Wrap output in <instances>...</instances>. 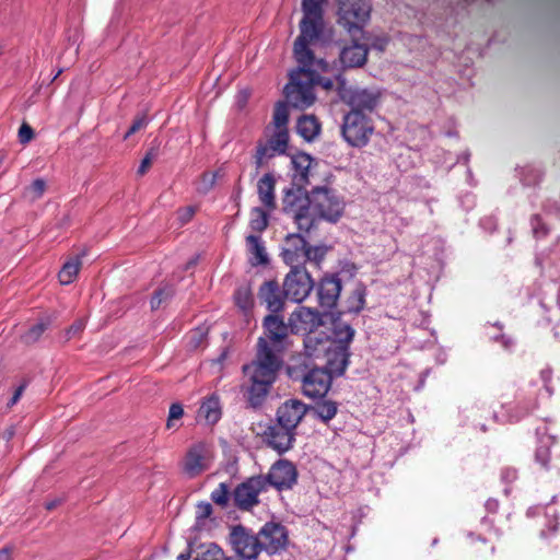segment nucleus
<instances>
[{
	"label": "nucleus",
	"instance_id": "obj_38",
	"mask_svg": "<svg viewBox=\"0 0 560 560\" xmlns=\"http://www.w3.org/2000/svg\"><path fill=\"white\" fill-rule=\"evenodd\" d=\"M269 224V217L266 210L255 207L250 211L249 226L255 232H264Z\"/></svg>",
	"mask_w": 560,
	"mask_h": 560
},
{
	"label": "nucleus",
	"instance_id": "obj_5",
	"mask_svg": "<svg viewBox=\"0 0 560 560\" xmlns=\"http://www.w3.org/2000/svg\"><path fill=\"white\" fill-rule=\"evenodd\" d=\"M282 211L292 218L300 231L310 232L314 228L311 198L304 186L292 183L290 187L283 190Z\"/></svg>",
	"mask_w": 560,
	"mask_h": 560
},
{
	"label": "nucleus",
	"instance_id": "obj_13",
	"mask_svg": "<svg viewBox=\"0 0 560 560\" xmlns=\"http://www.w3.org/2000/svg\"><path fill=\"white\" fill-rule=\"evenodd\" d=\"M259 551L276 555L287 548L289 542L288 530L280 523L268 522L258 532Z\"/></svg>",
	"mask_w": 560,
	"mask_h": 560
},
{
	"label": "nucleus",
	"instance_id": "obj_27",
	"mask_svg": "<svg viewBox=\"0 0 560 560\" xmlns=\"http://www.w3.org/2000/svg\"><path fill=\"white\" fill-rule=\"evenodd\" d=\"M276 179L271 173H266L257 183V192L260 202L268 211L276 209Z\"/></svg>",
	"mask_w": 560,
	"mask_h": 560
},
{
	"label": "nucleus",
	"instance_id": "obj_1",
	"mask_svg": "<svg viewBox=\"0 0 560 560\" xmlns=\"http://www.w3.org/2000/svg\"><path fill=\"white\" fill-rule=\"evenodd\" d=\"M262 335L256 343L254 359L243 365L246 383L242 392L253 409L262 406L284 364V353L290 347V324L278 314H269L262 320Z\"/></svg>",
	"mask_w": 560,
	"mask_h": 560
},
{
	"label": "nucleus",
	"instance_id": "obj_52",
	"mask_svg": "<svg viewBox=\"0 0 560 560\" xmlns=\"http://www.w3.org/2000/svg\"><path fill=\"white\" fill-rule=\"evenodd\" d=\"M26 386H27V382H23L22 384H20L18 386V388L13 393L12 398L8 402V407L9 408L13 407L20 400V398L22 397Z\"/></svg>",
	"mask_w": 560,
	"mask_h": 560
},
{
	"label": "nucleus",
	"instance_id": "obj_7",
	"mask_svg": "<svg viewBox=\"0 0 560 560\" xmlns=\"http://www.w3.org/2000/svg\"><path fill=\"white\" fill-rule=\"evenodd\" d=\"M372 5L368 0H338V23L350 36L363 35V27L370 19Z\"/></svg>",
	"mask_w": 560,
	"mask_h": 560
},
{
	"label": "nucleus",
	"instance_id": "obj_53",
	"mask_svg": "<svg viewBox=\"0 0 560 560\" xmlns=\"http://www.w3.org/2000/svg\"><path fill=\"white\" fill-rule=\"evenodd\" d=\"M501 477L505 482L512 483L517 479V470L512 467H506L502 470Z\"/></svg>",
	"mask_w": 560,
	"mask_h": 560
},
{
	"label": "nucleus",
	"instance_id": "obj_54",
	"mask_svg": "<svg viewBox=\"0 0 560 560\" xmlns=\"http://www.w3.org/2000/svg\"><path fill=\"white\" fill-rule=\"evenodd\" d=\"M152 163L153 162L151 160H149L148 158L144 156L141 160V163H140L139 167H138L137 174L139 176H143L150 170Z\"/></svg>",
	"mask_w": 560,
	"mask_h": 560
},
{
	"label": "nucleus",
	"instance_id": "obj_51",
	"mask_svg": "<svg viewBox=\"0 0 560 560\" xmlns=\"http://www.w3.org/2000/svg\"><path fill=\"white\" fill-rule=\"evenodd\" d=\"M212 514V505L209 502H200L197 505V517L208 518Z\"/></svg>",
	"mask_w": 560,
	"mask_h": 560
},
{
	"label": "nucleus",
	"instance_id": "obj_17",
	"mask_svg": "<svg viewBox=\"0 0 560 560\" xmlns=\"http://www.w3.org/2000/svg\"><path fill=\"white\" fill-rule=\"evenodd\" d=\"M211 459L210 445L206 442H197L187 450L183 466L184 472L188 477L195 478L209 469Z\"/></svg>",
	"mask_w": 560,
	"mask_h": 560
},
{
	"label": "nucleus",
	"instance_id": "obj_9",
	"mask_svg": "<svg viewBox=\"0 0 560 560\" xmlns=\"http://www.w3.org/2000/svg\"><path fill=\"white\" fill-rule=\"evenodd\" d=\"M283 289L288 300L301 303L314 289V281L304 266H295L285 276Z\"/></svg>",
	"mask_w": 560,
	"mask_h": 560
},
{
	"label": "nucleus",
	"instance_id": "obj_19",
	"mask_svg": "<svg viewBox=\"0 0 560 560\" xmlns=\"http://www.w3.org/2000/svg\"><path fill=\"white\" fill-rule=\"evenodd\" d=\"M308 407L298 399H288L276 411V422L296 432L298 425L308 411Z\"/></svg>",
	"mask_w": 560,
	"mask_h": 560
},
{
	"label": "nucleus",
	"instance_id": "obj_63",
	"mask_svg": "<svg viewBox=\"0 0 560 560\" xmlns=\"http://www.w3.org/2000/svg\"><path fill=\"white\" fill-rule=\"evenodd\" d=\"M190 558V553L187 552V553H179L177 556V560H188Z\"/></svg>",
	"mask_w": 560,
	"mask_h": 560
},
{
	"label": "nucleus",
	"instance_id": "obj_15",
	"mask_svg": "<svg viewBox=\"0 0 560 560\" xmlns=\"http://www.w3.org/2000/svg\"><path fill=\"white\" fill-rule=\"evenodd\" d=\"M265 485L273 487L278 491L290 490L298 481V470L292 462L279 459L272 464L268 474L262 475Z\"/></svg>",
	"mask_w": 560,
	"mask_h": 560
},
{
	"label": "nucleus",
	"instance_id": "obj_18",
	"mask_svg": "<svg viewBox=\"0 0 560 560\" xmlns=\"http://www.w3.org/2000/svg\"><path fill=\"white\" fill-rule=\"evenodd\" d=\"M295 435V431L275 422L264 431L262 441L268 447L282 455L293 447Z\"/></svg>",
	"mask_w": 560,
	"mask_h": 560
},
{
	"label": "nucleus",
	"instance_id": "obj_25",
	"mask_svg": "<svg viewBox=\"0 0 560 560\" xmlns=\"http://www.w3.org/2000/svg\"><path fill=\"white\" fill-rule=\"evenodd\" d=\"M322 324V314L317 310L303 307L290 317L291 331L313 330Z\"/></svg>",
	"mask_w": 560,
	"mask_h": 560
},
{
	"label": "nucleus",
	"instance_id": "obj_56",
	"mask_svg": "<svg viewBox=\"0 0 560 560\" xmlns=\"http://www.w3.org/2000/svg\"><path fill=\"white\" fill-rule=\"evenodd\" d=\"M557 530H558V522H557V520L556 518L550 520L549 523H548V534L546 533V530H541L540 532V537L541 538H547L549 536V534H555Z\"/></svg>",
	"mask_w": 560,
	"mask_h": 560
},
{
	"label": "nucleus",
	"instance_id": "obj_6",
	"mask_svg": "<svg viewBox=\"0 0 560 560\" xmlns=\"http://www.w3.org/2000/svg\"><path fill=\"white\" fill-rule=\"evenodd\" d=\"M310 198L314 226L318 220L336 223L342 217L346 203L336 189L327 185L315 186L310 191Z\"/></svg>",
	"mask_w": 560,
	"mask_h": 560
},
{
	"label": "nucleus",
	"instance_id": "obj_2",
	"mask_svg": "<svg viewBox=\"0 0 560 560\" xmlns=\"http://www.w3.org/2000/svg\"><path fill=\"white\" fill-rule=\"evenodd\" d=\"M296 62L299 67L290 72V80L283 92L288 104L294 108L305 109L312 106L316 98L312 67L316 65L323 72H329L330 65L323 58L317 59L313 51L310 60L301 62L296 59Z\"/></svg>",
	"mask_w": 560,
	"mask_h": 560
},
{
	"label": "nucleus",
	"instance_id": "obj_44",
	"mask_svg": "<svg viewBox=\"0 0 560 560\" xmlns=\"http://www.w3.org/2000/svg\"><path fill=\"white\" fill-rule=\"evenodd\" d=\"M305 254V262L311 261L314 262L316 266H319V264L324 259L326 252L323 247L310 246L307 244Z\"/></svg>",
	"mask_w": 560,
	"mask_h": 560
},
{
	"label": "nucleus",
	"instance_id": "obj_59",
	"mask_svg": "<svg viewBox=\"0 0 560 560\" xmlns=\"http://www.w3.org/2000/svg\"><path fill=\"white\" fill-rule=\"evenodd\" d=\"M145 158H148L149 160H151L152 162L154 160H156V158L159 156V144L156 145H152L145 153L144 155Z\"/></svg>",
	"mask_w": 560,
	"mask_h": 560
},
{
	"label": "nucleus",
	"instance_id": "obj_29",
	"mask_svg": "<svg viewBox=\"0 0 560 560\" xmlns=\"http://www.w3.org/2000/svg\"><path fill=\"white\" fill-rule=\"evenodd\" d=\"M557 443V438L547 432L541 433L539 436L538 446L535 452V460L544 469L548 470L550 468L551 460V446Z\"/></svg>",
	"mask_w": 560,
	"mask_h": 560
},
{
	"label": "nucleus",
	"instance_id": "obj_11",
	"mask_svg": "<svg viewBox=\"0 0 560 560\" xmlns=\"http://www.w3.org/2000/svg\"><path fill=\"white\" fill-rule=\"evenodd\" d=\"M267 491L262 475L253 476L240 483L233 491L234 505L243 511H249L259 503L258 495Z\"/></svg>",
	"mask_w": 560,
	"mask_h": 560
},
{
	"label": "nucleus",
	"instance_id": "obj_12",
	"mask_svg": "<svg viewBox=\"0 0 560 560\" xmlns=\"http://www.w3.org/2000/svg\"><path fill=\"white\" fill-rule=\"evenodd\" d=\"M334 376L324 368H313L301 378V390L308 398H325L331 387Z\"/></svg>",
	"mask_w": 560,
	"mask_h": 560
},
{
	"label": "nucleus",
	"instance_id": "obj_36",
	"mask_svg": "<svg viewBox=\"0 0 560 560\" xmlns=\"http://www.w3.org/2000/svg\"><path fill=\"white\" fill-rule=\"evenodd\" d=\"M366 288L359 284L347 299V312L360 313L365 306Z\"/></svg>",
	"mask_w": 560,
	"mask_h": 560
},
{
	"label": "nucleus",
	"instance_id": "obj_35",
	"mask_svg": "<svg viewBox=\"0 0 560 560\" xmlns=\"http://www.w3.org/2000/svg\"><path fill=\"white\" fill-rule=\"evenodd\" d=\"M313 407L312 412L324 423H328L338 412V404L330 399L319 398Z\"/></svg>",
	"mask_w": 560,
	"mask_h": 560
},
{
	"label": "nucleus",
	"instance_id": "obj_48",
	"mask_svg": "<svg viewBox=\"0 0 560 560\" xmlns=\"http://www.w3.org/2000/svg\"><path fill=\"white\" fill-rule=\"evenodd\" d=\"M148 125V118L144 114L137 116L128 130L126 131L124 139H128L130 136L135 135L139 130L143 129Z\"/></svg>",
	"mask_w": 560,
	"mask_h": 560
},
{
	"label": "nucleus",
	"instance_id": "obj_30",
	"mask_svg": "<svg viewBox=\"0 0 560 560\" xmlns=\"http://www.w3.org/2000/svg\"><path fill=\"white\" fill-rule=\"evenodd\" d=\"M246 245L249 254L248 260L252 266L256 267L268 264V255L260 236L248 235L246 237Z\"/></svg>",
	"mask_w": 560,
	"mask_h": 560
},
{
	"label": "nucleus",
	"instance_id": "obj_34",
	"mask_svg": "<svg viewBox=\"0 0 560 560\" xmlns=\"http://www.w3.org/2000/svg\"><path fill=\"white\" fill-rule=\"evenodd\" d=\"M235 305L244 313L248 315L254 306L253 290L249 284L240 285L233 294Z\"/></svg>",
	"mask_w": 560,
	"mask_h": 560
},
{
	"label": "nucleus",
	"instance_id": "obj_60",
	"mask_svg": "<svg viewBox=\"0 0 560 560\" xmlns=\"http://www.w3.org/2000/svg\"><path fill=\"white\" fill-rule=\"evenodd\" d=\"M62 503V499H54V500H49L45 503V508L46 510L48 511H52L54 509H56L57 506H59L60 504Z\"/></svg>",
	"mask_w": 560,
	"mask_h": 560
},
{
	"label": "nucleus",
	"instance_id": "obj_8",
	"mask_svg": "<svg viewBox=\"0 0 560 560\" xmlns=\"http://www.w3.org/2000/svg\"><path fill=\"white\" fill-rule=\"evenodd\" d=\"M374 131L371 118L359 112H349L343 117L341 133L345 140L352 147H364Z\"/></svg>",
	"mask_w": 560,
	"mask_h": 560
},
{
	"label": "nucleus",
	"instance_id": "obj_50",
	"mask_svg": "<svg viewBox=\"0 0 560 560\" xmlns=\"http://www.w3.org/2000/svg\"><path fill=\"white\" fill-rule=\"evenodd\" d=\"M34 137V131L31 126L23 124L19 129V140L21 143L30 142Z\"/></svg>",
	"mask_w": 560,
	"mask_h": 560
},
{
	"label": "nucleus",
	"instance_id": "obj_21",
	"mask_svg": "<svg viewBox=\"0 0 560 560\" xmlns=\"http://www.w3.org/2000/svg\"><path fill=\"white\" fill-rule=\"evenodd\" d=\"M257 296L260 304H264L267 310L270 311V314L280 313L284 307V301L287 299L284 289L280 288L277 280L265 281L260 285Z\"/></svg>",
	"mask_w": 560,
	"mask_h": 560
},
{
	"label": "nucleus",
	"instance_id": "obj_43",
	"mask_svg": "<svg viewBox=\"0 0 560 560\" xmlns=\"http://www.w3.org/2000/svg\"><path fill=\"white\" fill-rule=\"evenodd\" d=\"M183 416H184L183 405L179 402H173L170 406L168 417L166 420V429L170 430V429L177 428L175 424V421L182 419Z\"/></svg>",
	"mask_w": 560,
	"mask_h": 560
},
{
	"label": "nucleus",
	"instance_id": "obj_58",
	"mask_svg": "<svg viewBox=\"0 0 560 560\" xmlns=\"http://www.w3.org/2000/svg\"><path fill=\"white\" fill-rule=\"evenodd\" d=\"M194 214H195V209L192 207H188L182 211L180 219L185 223V222H188L192 218Z\"/></svg>",
	"mask_w": 560,
	"mask_h": 560
},
{
	"label": "nucleus",
	"instance_id": "obj_32",
	"mask_svg": "<svg viewBox=\"0 0 560 560\" xmlns=\"http://www.w3.org/2000/svg\"><path fill=\"white\" fill-rule=\"evenodd\" d=\"M296 131L306 141H312L318 136L320 124L315 116L303 115L298 120Z\"/></svg>",
	"mask_w": 560,
	"mask_h": 560
},
{
	"label": "nucleus",
	"instance_id": "obj_4",
	"mask_svg": "<svg viewBox=\"0 0 560 560\" xmlns=\"http://www.w3.org/2000/svg\"><path fill=\"white\" fill-rule=\"evenodd\" d=\"M334 342L329 346V350L324 351L322 358L326 360V370L332 376H341L345 374L350 363V343L352 342L355 330L348 323L339 319L332 322Z\"/></svg>",
	"mask_w": 560,
	"mask_h": 560
},
{
	"label": "nucleus",
	"instance_id": "obj_23",
	"mask_svg": "<svg viewBox=\"0 0 560 560\" xmlns=\"http://www.w3.org/2000/svg\"><path fill=\"white\" fill-rule=\"evenodd\" d=\"M307 244L301 234L287 235L282 250L283 261L291 268L304 266Z\"/></svg>",
	"mask_w": 560,
	"mask_h": 560
},
{
	"label": "nucleus",
	"instance_id": "obj_20",
	"mask_svg": "<svg viewBox=\"0 0 560 560\" xmlns=\"http://www.w3.org/2000/svg\"><path fill=\"white\" fill-rule=\"evenodd\" d=\"M351 37V45L345 46L339 52V61L343 69L360 68L368 61V45L359 42L363 35L354 34Z\"/></svg>",
	"mask_w": 560,
	"mask_h": 560
},
{
	"label": "nucleus",
	"instance_id": "obj_22",
	"mask_svg": "<svg viewBox=\"0 0 560 560\" xmlns=\"http://www.w3.org/2000/svg\"><path fill=\"white\" fill-rule=\"evenodd\" d=\"M351 106L350 112L372 113L378 105L381 93L377 90L355 88L349 91L348 96L343 95Z\"/></svg>",
	"mask_w": 560,
	"mask_h": 560
},
{
	"label": "nucleus",
	"instance_id": "obj_16",
	"mask_svg": "<svg viewBox=\"0 0 560 560\" xmlns=\"http://www.w3.org/2000/svg\"><path fill=\"white\" fill-rule=\"evenodd\" d=\"M229 540L233 550L245 560L257 559L260 553L258 535L243 525L232 527Z\"/></svg>",
	"mask_w": 560,
	"mask_h": 560
},
{
	"label": "nucleus",
	"instance_id": "obj_28",
	"mask_svg": "<svg viewBox=\"0 0 560 560\" xmlns=\"http://www.w3.org/2000/svg\"><path fill=\"white\" fill-rule=\"evenodd\" d=\"M198 417L205 419L209 424H215L221 419L222 407L218 394H211L202 401L198 410Z\"/></svg>",
	"mask_w": 560,
	"mask_h": 560
},
{
	"label": "nucleus",
	"instance_id": "obj_55",
	"mask_svg": "<svg viewBox=\"0 0 560 560\" xmlns=\"http://www.w3.org/2000/svg\"><path fill=\"white\" fill-rule=\"evenodd\" d=\"M217 180V173H203L202 182L207 185V189H211Z\"/></svg>",
	"mask_w": 560,
	"mask_h": 560
},
{
	"label": "nucleus",
	"instance_id": "obj_64",
	"mask_svg": "<svg viewBox=\"0 0 560 560\" xmlns=\"http://www.w3.org/2000/svg\"><path fill=\"white\" fill-rule=\"evenodd\" d=\"M62 72V70H58V72L56 73V75L54 77V79H56L60 73Z\"/></svg>",
	"mask_w": 560,
	"mask_h": 560
},
{
	"label": "nucleus",
	"instance_id": "obj_62",
	"mask_svg": "<svg viewBox=\"0 0 560 560\" xmlns=\"http://www.w3.org/2000/svg\"><path fill=\"white\" fill-rule=\"evenodd\" d=\"M335 77H336V80H337V83H338L339 88H343V85L346 84V81L342 78V75L340 73H338Z\"/></svg>",
	"mask_w": 560,
	"mask_h": 560
},
{
	"label": "nucleus",
	"instance_id": "obj_3",
	"mask_svg": "<svg viewBox=\"0 0 560 560\" xmlns=\"http://www.w3.org/2000/svg\"><path fill=\"white\" fill-rule=\"evenodd\" d=\"M326 0H302L303 18L301 33L294 42V57L301 62L310 60L312 49L308 45L318 39L324 31V9Z\"/></svg>",
	"mask_w": 560,
	"mask_h": 560
},
{
	"label": "nucleus",
	"instance_id": "obj_46",
	"mask_svg": "<svg viewBox=\"0 0 560 560\" xmlns=\"http://www.w3.org/2000/svg\"><path fill=\"white\" fill-rule=\"evenodd\" d=\"M46 190V182L42 178L35 179L28 187L27 194L32 200L39 199Z\"/></svg>",
	"mask_w": 560,
	"mask_h": 560
},
{
	"label": "nucleus",
	"instance_id": "obj_40",
	"mask_svg": "<svg viewBox=\"0 0 560 560\" xmlns=\"http://www.w3.org/2000/svg\"><path fill=\"white\" fill-rule=\"evenodd\" d=\"M224 551L215 544L202 546L195 560H224Z\"/></svg>",
	"mask_w": 560,
	"mask_h": 560
},
{
	"label": "nucleus",
	"instance_id": "obj_47",
	"mask_svg": "<svg viewBox=\"0 0 560 560\" xmlns=\"http://www.w3.org/2000/svg\"><path fill=\"white\" fill-rule=\"evenodd\" d=\"M46 325L44 323H38L33 325L24 335L23 339L26 343L35 342L42 334L45 331Z\"/></svg>",
	"mask_w": 560,
	"mask_h": 560
},
{
	"label": "nucleus",
	"instance_id": "obj_49",
	"mask_svg": "<svg viewBox=\"0 0 560 560\" xmlns=\"http://www.w3.org/2000/svg\"><path fill=\"white\" fill-rule=\"evenodd\" d=\"M532 228L534 235L536 237H544L548 234L549 230L546 224L542 222V219L539 214H534L530 219Z\"/></svg>",
	"mask_w": 560,
	"mask_h": 560
},
{
	"label": "nucleus",
	"instance_id": "obj_37",
	"mask_svg": "<svg viewBox=\"0 0 560 560\" xmlns=\"http://www.w3.org/2000/svg\"><path fill=\"white\" fill-rule=\"evenodd\" d=\"M289 108L285 102H278L273 109L272 124L275 131H288Z\"/></svg>",
	"mask_w": 560,
	"mask_h": 560
},
{
	"label": "nucleus",
	"instance_id": "obj_61",
	"mask_svg": "<svg viewBox=\"0 0 560 560\" xmlns=\"http://www.w3.org/2000/svg\"><path fill=\"white\" fill-rule=\"evenodd\" d=\"M11 550L10 548L5 547L0 549V560H10Z\"/></svg>",
	"mask_w": 560,
	"mask_h": 560
},
{
	"label": "nucleus",
	"instance_id": "obj_10",
	"mask_svg": "<svg viewBox=\"0 0 560 560\" xmlns=\"http://www.w3.org/2000/svg\"><path fill=\"white\" fill-rule=\"evenodd\" d=\"M318 307L324 315L336 308L342 290L341 279L337 273H326L314 284Z\"/></svg>",
	"mask_w": 560,
	"mask_h": 560
},
{
	"label": "nucleus",
	"instance_id": "obj_26",
	"mask_svg": "<svg viewBox=\"0 0 560 560\" xmlns=\"http://www.w3.org/2000/svg\"><path fill=\"white\" fill-rule=\"evenodd\" d=\"M291 163L294 168L292 183L299 186L311 184L313 159L308 154L300 153L292 158Z\"/></svg>",
	"mask_w": 560,
	"mask_h": 560
},
{
	"label": "nucleus",
	"instance_id": "obj_33",
	"mask_svg": "<svg viewBox=\"0 0 560 560\" xmlns=\"http://www.w3.org/2000/svg\"><path fill=\"white\" fill-rule=\"evenodd\" d=\"M81 266H82V261H81L80 256L77 255V256L70 257L68 260L65 261V264L62 265V267L58 273L59 282L62 285L72 283L74 281V279L77 278V276L81 269Z\"/></svg>",
	"mask_w": 560,
	"mask_h": 560
},
{
	"label": "nucleus",
	"instance_id": "obj_14",
	"mask_svg": "<svg viewBox=\"0 0 560 560\" xmlns=\"http://www.w3.org/2000/svg\"><path fill=\"white\" fill-rule=\"evenodd\" d=\"M289 132L273 131L265 141L257 142L256 152L254 154V163L258 171L270 159L284 154L288 149Z\"/></svg>",
	"mask_w": 560,
	"mask_h": 560
},
{
	"label": "nucleus",
	"instance_id": "obj_45",
	"mask_svg": "<svg viewBox=\"0 0 560 560\" xmlns=\"http://www.w3.org/2000/svg\"><path fill=\"white\" fill-rule=\"evenodd\" d=\"M317 71H322L320 69L317 68L316 65H314L312 67V74H313V81H314V86L315 85H319L322 86L324 90L326 91H330L334 89L335 86V81L330 78H325V77H322L317 73Z\"/></svg>",
	"mask_w": 560,
	"mask_h": 560
},
{
	"label": "nucleus",
	"instance_id": "obj_42",
	"mask_svg": "<svg viewBox=\"0 0 560 560\" xmlns=\"http://www.w3.org/2000/svg\"><path fill=\"white\" fill-rule=\"evenodd\" d=\"M538 407L537 399L533 398L523 406L517 407V412L509 417L510 422L520 421L522 418L532 413Z\"/></svg>",
	"mask_w": 560,
	"mask_h": 560
},
{
	"label": "nucleus",
	"instance_id": "obj_24",
	"mask_svg": "<svg viewBox=\"0 0 560 560\" xmlns=\"http://www.w3.org/2000/svg\"><path fill=\"white\" fill-rule=\"evenodd\" d=\"M335 336L326 334L322 330H311L304 338V348L308 357L322 358L324 351L329 350V346L334 342Z\"/></svg>",
	"mask_w": 560,
	"mask_h": 560
},
{
	"label": "nucleus",
	"instance_id": "obj_39",
	"mask_svg": "<svg viewBox=\"0 0 560 560\" xmlns=\"http://www.w3.org/2000/svg\"><path fill=\"white\" fill-rule=\"evenodd\" d=\"M174 293H175V290H174L173 285H170V284H166L164 287L156 289L153 292V295L150 301L151 310L155 311V310L160 308V306L164 302L168 301L174 295Z\"/></svg>",
	"mask_w": 560,
	"mask_h": 560
},
{
	"label": "nucleus",
	"instance_id": "obj_41",
	"mask_svg": "<svg viewBox=\"0 0 560 560\" xmlns=\"http://www.w3.org/2000/svg\"><path fill=\"white\" fill-rule=\"evenodd\" d=\"M230 489H229V486L224 482H221L219 483V486L211 492V500L224 508L228 505L229 503V499H230Z\"/></svg>",
	"mask_w": 560,
	"mask_h": 560
},
{
	"label": "nucleus",
	"instance_id": "obj_57",
	"mask_svg": "<svg viewBox=\"0 0 560 560\" xmlns=\"http://www.w3.org/2000/svg\"><path fill=\"white\" fill-rule=\"evenodd\" d=\"M82 329H83V323H82V320H78L69 327V329L67 330V334L69 337H71V336H74V335L79 334L80 331H82Z\"/></svg>",
	"mask_w": 560,
	"mask_h": 560
},
{
	"label": "nucleus",
	"instance_id": "obj_31",
	"mask_svg": "<svg viewBox=\"0 0 560 560\" xmlns=\"http://www.w3.org/2000/svg\"><path fill=\"white\" fill-rule=\"evenodd\" d=\"M467 544L469 553L475 558L489 559L494 555V545L480 536L469 535Z\"/></svg>",
	"mask_w": 560,
	"mask_h": 560
}]
</instances>
